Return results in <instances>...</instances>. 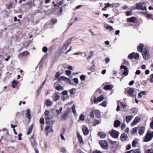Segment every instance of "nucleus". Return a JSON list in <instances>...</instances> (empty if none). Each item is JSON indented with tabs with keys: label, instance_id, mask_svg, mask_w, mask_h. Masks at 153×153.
I'll use <instances>...</instances> for the list:
<instances>
[{
	"label": "nucleus",
	"instance_id": "obj_1",
	"mask_svg": "<svg viewBox=\"0 0 153 153\" xmlns=\"http://www.w3.org/2000/svg\"><path fill=\"white\" fill-rule=\"evenodd\" d=\"M135 90H137L134 88H129L127 90V92L130 97H134L137 95V94L135 91Z\"/></svg>",
	"mask_w": 153,
	"mask_h": 153
},
{
	"label": "nucleus",
	"instance_id": "obj_2",
	"mask_svg": "<svg viewBox=\"0 0 153 153\" xmlns=\"http://www.w3.org/2000/svg\"><path fill=\"white\" fill-rule=\"evenodd\" d=\"M72 41V39L71 38L67 40L63 44L62 47V50L65 51L67 49V48L69 45L71 44Z\"/></svg>",
	"mask_w": 153,
	"mask_h": 153
},
{
	"label": "nucleus",
	"instance_id": "obj_3",
	"mask_svg": "<svg viewBox=\"0 0 153 153\" xmlns=\"http://www.w3.org/2000/svg\"><path fill=\"white\" fill-rule=\"evenodd\" d=\"M135 9L137 10H147L146 6L144 5L143 3H138L136 4L135 7Z\"/></svg>",
	"mask_w": 153,
	"mask_h": 153
},
{
	"label": "nucleus",
	"instance_id": "obj_4",
	"mask_svg": "<svg viewBox=\"0 0 153 153\" xmlns=\"http://www.w3.org/2000/svg\"><path fill=\"white\" fill-rule=\"evenodd\" d=\"M153 137V131L152 133L148 132L145 136L144 141L147 142L150 140Z\"/></svg>",
	"mask_w": 153,
	"mask_h": 153
},
{
	"label": "nucleus",
	"instance_id": "obj_5",
	"mask_svg": "<svg viewBox=\"0 0 153 153\" xmlns=\"http://www.w3.org/2000/svg\"><path fill=\"white\" fill-rule=\"evenodd\" d=\"M70 112L69 109H68L62 116L61 120H65L69 117V114Z\"/></svg>",
	"mask_w": 153,
	"mask_h": 153
},
{
	"label": "nucleus",
	"instance_id": "obj_6",
	"mask_svg": "<svg viewBox=\"0 0 153 153\" xmlns=\"http://www.w3.org/2000/svg\"><path fill=\"white\" fill-rule=\"evenodd\" d=\"M139 54L138 53H135L134 52H133L129 55L128 58L131 59H132L133 58L137 59V58H139Z\"/></svg>",
	"mask_w": 153,
	"mask_h": 153
},
{
	"label": "nucleus",
	"instance_id": "obj_7",
	"mask_svg": "<svg viewBox=\"0 0 153 153\" xmlns=\"http://www.w3.org/2000/svg\"><path fill=\"white\" fill-rule=\"evenodd\" d=\"M93 98V100L94 103L95 104H97L99 102L102 101L104 99V97L103 95H101L100 96L98 97L97 98H96L95 97H94Z\"/></svg>",
	"mask_w": 153,
	"mask_h": 153
},
{
	"label": "nucleus",
	"instance_id": "obj_8",
	"mask_svg": "<svg viewBox=\"0 0 153 153\" xmlns=\"http://www.w3.org/2000/svg\"><path fill=\"white\" fill-rule=\"evenodd\" d=\"M110 135L114 138H117L118 137L119 133L117 131L112 130L110 133Z\"/></svg>",
	"mask_w": 153,
	"mask_h": 153
},
{
	"label": "nucleus",
	"instance_id": "obj_9",
	"mask_svg": "<svg viewBox=\"0 0 153 153\" xmlns=\"http://www.w3.org/2000/svg\"><path fill=\"white\" fill-rule=\"evenodd\" d=\"M143 58L145 59H148L150 56L149 53L148 51L146 50L143 51L142 52Z\"/></svg>",
	"mask_w": 153,
	"mask_h": 153
},
{
	"label": "nucleus",
	"instance_id": "obj_10",
	"mask_svg": "<svg viewBox=\"0 0 153 153\" xmlns=\"http://www.w3.org/2000/svg\"><path fill=\"white\" fill-rule=\"evenodd\" d=\"M100 144L101 147L103 149H107L108 148L107 142L105 140L100 141Z\"/></svg>",
	"mask_w": 153,
	"mask_h": 153
},
{
	"label": "nucleus",
	"instance_id": "obj_11",
	"mask_svg": "<svg viewBox=\"0 0 153 153\" xmlns=\"http://www.w3.org/2000/svg\"><path fill=\"white\" fill-rule=\"evenodd\" d=\"M59 94L58 92H56L53 94L52 96L53 101H56L60 99V96L59 95Z\"/></svg>",
	"mask_w": 153,
	"mask_h": 153
},
{
	"label": "nucleus",
	"instance_id": "obj_12",
	"mask_svg": "<svg viewBox=\"0 0 153 153\" xmlns=\"http://www.w3.org/2000/svg\"><path fill=\"white\" fill-rule=\"evenodd\" d=\"M120 69H124L123 74L125 76H127L128 74V68L125 65H122L120 67Z\"/></svg>",
	"mask_w": 153,
	"mask_h": 153
},
{
	"label": "nucleus",
	"instance_id": "obj_13",
	"mask_svg": "<svg viewBox=\"0 0 153 153\" xmlns=\"http://www.w3.org/2000/svg\"><path fill=\"white\" fill-rule=\"evenodd\" d=\"M28 54V52L27 51H25L18 55V57L20 59H22L23 56H26Z\"/></svg>",
	"mask_w": 153,
	"mask_h": 153
},
{
	"label": "nucleus",
	"instance_id": "obj_14",
	"mask_svg": "<svg viewBox=\"0 0 153 153\" xmlns=\"http://www.w3.org/2000/svg\"><path fill=\"white\" fill-rule=\"evenodd\" d=\"M84 134L85 135H88L89 132V130L88 128L86 126H83L82 128Z\"/></svg>",
	"mask_w": 153,
	"mask_h": 153
},
{
	"label": "nucleus",
	"instance_id": "obj_15",
	"mask_svg": "<svg viewBox=\"0 0 153 153\" xmlns=\"http://www.w3.org/2000/svg\"><path fill=\"white\" fill-rule=\"evenodd\" d=\"M46 79H45L44 80V81L43 82H42L41 87H40V88H39V90H38L37 91V94L38 96H39L40 94V93L41 92V91H42V89L43 88L44 85H45L46 82Z\"/></svg>",
	"mask_w": 153,
	"mask_h": 153
},
{
	"label": "nucleus",
	"instance_id": "obj_16",
	"mask_svg": "<svg viewBox=\"0 0 153 153\" xmlns=\"http://www.w3.org/2000/svg\"><path fill=\"white\" fill-rule=\"evenodd\" d=\"M30 142L32 146L33 147H36V146L37 145V143H36V142L35 139L33 138L32 137L31 138Z\"/></svg>",
	"mask_w": 153,
	"mask_h": 153
},
{
	"label": "nucleus",
	"instance_id": "obj_17",
	"mask_svg": "<svg viewBox=\"0 0 153 153\" xmlns=\"http://www.w3.org/2000/svg\"><path fill=\"white\" fill-rule=\"evenodd\" d=\"M113 87V85H107L104 86V89L106 90H110L112 89Z\"/></svg>",
	"mask_w": 153,
	"mask_h": 153
},
{
	"label": "nucleus",
	"instance_id": "obj_18",
	"mask_svg": "<svg viewBox=\"0 0 153 153\" xmlns=\"http://www.w3.org/2000/svg\"><path fill=\"white\" fill-rule=\"evenodd\" d=\"M128 135L126 134L123 133L121 135L120 139L122 141L126 140L128 138Z\"/></svg>",
	"mask_w": 153,
	"mask_h": 153
},
{
	"label": "nucleus",
	"instance_id": "obj_19",
	"mask_svg": "<svg viewBox=\"0 0 153 153\" xmlns=\"http://www.w3.org/2000/svg\"><path fill=\"white\" fill-rule=\"evenodd\" d=\"M98 135L100 137V138L102 139L105 138L106 136V134L102 132H99Z\"/></svg>",
	"mask_w": 153,
	"mask_h": 153
},
{
	"label": "nucleus",
	"instance_id": "obj_20",
	"mask_svg": "<svg viewBox=\"0 0 153 153\" xmlns=\"http://www.w3.org/2000/svg\"><path fill=\"white\" fill-rule=\"evenodd\" d=\"M121 122L118 120H115L114 122V126L115 127L117 128L120 125Z\"/></svg>",
	"mask_w": 153,
	"mask_h": 153
},
{
	"label": "nucleus",
	"instance_id": "obj_21",
	"mask_svg": "<svg viewBox=\"0 0 153 153\" xmlns=\"http://www.w3.org/2000/svg\"><path fill=\"white\" fill-rule=\"evenodd\" d=\"M77 135L79 142L80 143H82L83 142V141L81 136L79 134V132L77 133Z\"/></svg>",
	"mask_w": 153,
	"mask_h": 153
},
{
	"label": "nucleus",
	"instance_id": "obj_22",
	"mask_svg": "<svg viewBox=\"0 0 153 153\" xmlns=\"http://www.w3.org/2000/svg\"><path fill=\"white\" fill-rule=\"evenodd\" d=\"M144 131L145 128L143 126H141L139 129L138 133L140 135L144 133Z\"/></svg>",
	"mask_w": 153,
	"mask_h": 153
},
{
	"label": "nucleus",
	"instance_id": "obj_23",
	"mask_svg": "<svg viewBox=\"0 0 153 153\" xmlns=\"http://www.w3.org/2000/svg\"><path fill=\"white\" fill-rule=\"evenodd\" d=\"M136 18L134 17H132L131 18H128L127 19V21L130 22H135Z\"/></svg>",
	"mask_w": 153,
	"mask_h": 153
},
{
	"label": "nucleus",
	"instance_id": "obj_24",
	"mask_svg": "<svg viewBox=\"0 0 153 153\" xmlns=\"http://www.w3.org/2000/svg\"><path fill=\"white\" fill-rule=\"evenodd\" d=\"M26 117L29 120V121H30V110L29 109H27L26 110V113L25 114Z\"/></svg>",
	"mask_w": 153,
	"mask_h": 153
},
{
	"label": "nucleus",
	"instance_id": "obj_25",
	"mask_svg": "<svg viewBox=\"0 0 153 153\" xmlns=\"http://www.w3.org/2000/svg\"><path fill=\"white\" fill-rule=\"evenodd\" d=\"M144 46L142 44H140L137 47V50L138 51L142 52L143 48Z\"/></svg>",
	"mask_w": 153,
	"mask_h": 153
},
{
	"label": "nucleus",
	"instance_id": "obj_26",
	"mask_svg": "<svg viewBox=\"0 0 153 153\" xmlns=\"http://www.w3.org/2000/svg\"><path fill=\"white\" fill-rule=\"evenodd\" d=\"M67 80L68 81H69L70 82H71V80L69 79L66 78V77L64 76H60V77L58 79V80L59 81H60V80Z\"/></svg>",
	"mask_w": 153,
	"mask_h": 153
},
{
	"label": "nucleus",
	"instance_id": "obj_27",
	"mask_svg": "<svg viewBox=\"0 0 153 153\" xmlns=\"http://www.w3.org/2000/svg\"><path fill=\"white\" fill-rule=\"evenodd\" d=\"M94 112L96 117L98 118H100V111L96 110Z\"/></svg>",
	"mask_w": 153,
	"mask_h": 153
},
{
	"label": "nucleus",
	"instance_id": "obj_28",
	"mask_svg": "<svg viewBox=\"0 0 153 153\" xmlns=\"http://www.w3.org/2000/svg\"><path fill=\"white\" fill-rule=\"evenodd\" d=\"M133 116L132 115L128 116L126 117V121L127 123L129 122L133 118Z\"/></svg>",
	"mask_w": 153,
	"mask_h": 153
},
{
	"label": "nucleus",
	"instance_id": "obj_29",
	"mask_svg": "<svg viewBox=\"0 0 153 153\" xmlns=\"http://www.w3.org/2000/svg\"><path fill=\"white\" fill-rule=\"evenodd\" d=\"M146 92L145 91H141L139 92L138 95V98H141L142 97V94L146 95Z\"/></svg>",
	"mask_w": 153,
	"mask_h": 153
},
{
	"label": "nucleus",
	"instance_id": "obj_30",
	"mask_svg": "<svg viewBox=\"0 0 153 153\" xmlns=\"http://www.w3.org/2000/svg\"><path fill=\"white\" fill-rule=\"evenodd\" d=\"M33 127V124L31 125L29 127L28 131L27 132V134L28 135H29L31 133Z\"/></svg>",
	"mask_w": 153,
	"mask_h": 153
},
{
	"label": "nucleus",
	"instance_id": "obj_31",
	"mask_svg": "<svg viewBox=\"0 0 153 153\" xmlns=\"http://www.w3.org/2000/svg\"><path fill=\"white\" fill-rule=\"evenodd\" d=\"M17 81L15 80H13L12 82V86L13 88H15L16 87L17 84Z\"/></svg>",
	"mask_w": 153,
	"mask_h": 153
},
{
	"label": "nucleus",
	"instance_id": "obj_32",
	"mask_svg": "<svg viewBox=\"0 0 153 153\" xmlns=\"http://www.w3.org/2000/svg\"><path fill=\"white\" fill-rule=\"evenodd\" d=\"M53 103L49 99H48L46 100L45 102V104L46 105H51V104H52Z\"/></svg>",
	"mask_w": 153,
	"mask_h": 153
},
{
	"label": "nucleus",
	"instance_id": "obj_33",
	"mask_svg": "<svg viewBox=\"0 0 153 153\" xmlns=\"http://www.w3.org/2000/svg\"><path fill=\"white\" fill-rule=\"evenodd\" d=\"M76 91L75 89L74 88H72L69 91V92L72 95V97H73L74 95L75 94V92Z\"/></svg>",
	"mask_w": 153,
	"mask_h": 153
},
{
	"label": "nucleus",
	"instance_id": "obj_34",
	"mask_svg": "<svg viewBox=\"0 0 153 153\" xmlns=\"http://www.w3.org/2000/svg\"><path fill=\"white\" fill-rule=\"evenodd\" d=\"M72 110L73 113L74 115L75 116H77V113L76 112L75 107V106H73L72 107Z\"/></svg>",
	"mask_w": 153,
	"mask_h": 153
},
{
	"label": "nucleus",
	"instance_id": "obj_35",
	"mask_svg": "<svg viewBox=\"0 0 153 153\" xmlns=\"http://www.w3.org/2000/svg\"><path fill=\"white\" fill-rule=\"evenodd\" d=\"M56 89L58 91H62L63 89V88L60 85H58L56 87Z\"/></svg>",
	"mask_w": 153,
	"mask_h": 153
},
{
	"label": "nucleus",
	"instance_id": "obj_36",
	"mask_svg": "<svg viewBox=\"0 0 153 153\" xmlns=\"http://www.w3.org/2000/svg\"><path fill=\"white\" fill-rule=\"evenodd\" d=\"M137 127L134 128L132 129V130L131 131V132L132 133H133V134H134L137 132Z\"/></svg>",
	"mask_w": 153,
	"mask_h": 153
},
{
	"label": "nucleus",
	"instance_id": "obj_37",
	"mask_svg": "<svg viewBox=\"0 0 153 153\" xmlns=\"http://www.w3.org/2000/svg\"><path fill=\"white\" fill-rule=\"evenodd\" d=\"M138 142L136 140H134L132 142V146L133 147H134L136 146V145L137 143Z\"/></svg>",
	"mask_w": 153,
	"mask_h": 153
},
{
	"label": "nucleus",
	"instance_id": "obj_38",
	"mask_svg": "<svg viewBox=\"0 0 153 153\" xmlns=\"http://www.w3.org/2000/svg\"><path fill=\"white\" fill-rule=\"evenodd\" d=\"M132 153H141L140 150L139 149H136L135 150H132Z\"/></svg>",
	"mask_w": 153,
	"mask_h": 153
},
{
	"label": "nucleus",
	"instance_id": "obj_39",
	"mask_svg": "<svg viewBox=\"0 0 153 153\" xmlns=\"http://www.w3.org/2000/svg\"><path fill=\"white\" fill-rule=\"evenodd\" d=\"M131 14L132 12L131 10L127 11L126 13V15L127 16L131 15Z\"/></svg>",
	"mask_w": 153,
	"mask_h": 153
},
{
	"label": "nucleus",
	"instance_id": "obj_40",
	"mask_svg": "<svg viewBox=\"0 0 153 153\" xmlns=\"http://www.w3.org/2000/svg\"><path fill=\"white\" fill-rule=\"evenodd\" d=\"M106 28L108 29H109L110 31H111V30H113V28H112V27L109 25H107Z\"/></svg>",
	"mask_w": 153,
	"mask_h": 153
},
{
	"label": "nucleus",
	"instance_id": "obj_41",
	"mask_svg": "<svg viewBox=\"0 0 153 153\" xmlns=\"http://www.w3.org/2000/svg\"><path fill=\"white\" fill-rule=\"evenodd\" d=\"M85 117L82 114H81L79 117V119L82 121H83L84 120Z\"/></svg>",
	"mask_w": 153,
	"mask_h": 153
},
{
	"label": "nucleus",
	"instance_id": "obj_42",
	"mask_svg": "<svg viewBox=\"0 0 153 153\" xmlns=\"http://www.w3.org/2000/svg\"><path fill=\"white\" fill-rule=\"evenodd\" d=\"M80 78L82 81H84L85 79V75H82L80 76Z\"/></svg>",
	"mask_w": 153,
	"mask_h": 153
},
{
	"label": "nucleus",
	"instance_id": "obj_43",
	"mask_svg": "<svg viewBox=\"0 0 153 153\" xmlns=\"http://www.w3.org/2000/svg\"><path fill=\"white\" fill-rule=\"evenodd\" d=\"M146 153H153V150L151 149H148L146 150Z\"/></svg>",
	"mask_w": 153,
	"mask_h": 153
},
{
	"label": "nucleus",
	"instance_id": "obj_44",
	"mask_svg": "<svg viewBox=\"0 0 153 153\" xmlns=\"http://www.w3.org/2000/svg\"><path fill=\"white\" fill-rule=\"evenodd\" d=\"M88 70H89L92 72H94L95 70V69L94 68V67H92L91 68H89L88 69Z\"/></svg>",
	"mask_w": 153,
	"mask_h": 153
},
{
	"label": "nucleus",
	"instance_id": "obj_45",
	"mask_svg": "<svg viewBox=\"0 0 153 153\" xmlns=\"http://www.w3.org/2000/svg\"><path fill=\"white\" fill-rule=\"evenodd\" d=\"M100 123V122L98 120H95L94 121V126H95L96 125Z\"/></svg>",
	"mask_w": 153,
	"mask_h": 153
},
{
	"label": "nucleus",
	"instance_id": "obj_46",
	"mask_svg": "<svg viewBox=\"0 0 153 153\" xmlns=\"http://www.w3.org/2000/svg\"><path fill=\"white\" fill-rule=\"evenodd\" d=\"M65 72H66V74L67 75H68V76L70 75L71 74V71L69 70L66 71Z\"/></svg>",
	"mask_w": 153,
	"mask_h": 153
},
{
	"label": "nucleus",
	"instance_id": "obj_47",
	"mask_svg": "<svg viewBox=\"0 0 153 153\" xmlns=\"http://www.w3.org/2000/svg\"><path fill=\"white\" fill-rule=\"evenodd\" d=\"M48 51V48L46 47H44L42 48V51L44 52H46Z\"/></svg>",
	"mask_w": 153,
	"mask_h": 153
},
{
	"label": "nucleus",
	"instance_id": "obj_48",
	"mask_svg": "<svg viewBox=\"0 0 153 153\" xmlns=\"http://www.w3.org/2000/svg\"><path fill=\"white\" fill-rule=\"evenodd\" d=\"M117 105H125L124 103L121 102L120 101L117 102Z\"/></svg>",
	"mask_w": 153,
	"mask_h": 153
},
{
	"label": "nucleus",
	"instance_id": "obj_49",
	"mask_svg": "<svg viewBox=\"0 0 153 153\" xmlns=\"http://www.w3.org/2000/svg\"><path fill=\"white\" fill-rule=\"evenodd\" d=\"M44 121H45V120H44V118H41L40 119V122L41 124H44Z\"/></svg>",
	"mask_w": 153,
	"mask_h": 153
},
{
	"label": "nucleus",
	"instance_id": "obj_50",
	"mask_svg": "<svg viewBox=\"0 0 153 153\" xmlns=\"http://www.w3.org/2000/svg\"><path fill=\"white\" fill-rule=\"evenodd\" d=\"M73 81L76 84H78L79 82V81L78 78H74L73 79Z\"/></svg>",
	"mask_w": 153,
	"mask_h": 153
},
{
	"label": "nucleus",
	"instance_id": "obj_51",
	"mask_svg": "<svg viewBox=\"0 0 153 153\" xmlns=\"http://www.w3.org/2000/svg\"><path fill=\"white\" fill-rule=\"evenodd\" d=\"M57 20L56 19H52L51 20V21L52 23L53 24H55Z\"/></svg>",
	"mask_w": 153,
	"mask_h": 153
},
{
	"label": "nucleus",
	"instance_id": "obj_52",
	"mask_svg": "<svg viewBox=\"0 0 153 153\" xmlns=\"http://www.w3.org/2000/svg\"><path fill=\"white\" fill-rule=\"evenodd\" d=\"M126 127V125L125 123H122L121 125V128L122 129H123Z\"/></svg>",
	"mask_w": 153,
	"mask_h": 153
},
{
	"label": "nucleus",
	"instance_id": "obj_53",
	"mask_svg": "<svg viewBox=\"0 0 153 153\" xmlns=\"http://www.w3.org/2000/svg\"><path fill=\"white\" fill-rule=\"evenodd\" d=\"M61 152L63 153H66L67 151L66 149L63 148H62L61 149Z\"/></svg>",
	"mask_w": 153,
	"mask_h": 153
},
{
	"label": "nucleus",
	"instance_id": "obj_54",
	"mask_svg": "<svg viewBox=\"0 0 153 153\" xmlns=\"http://www.w3.org/2000/svg\"><path fill=\"white\" fill-rule=\"evenodd\" d=\"M131 145L130 144H129L126 147V150H128L131 149Z\"/></svg>",
	"mask_w": 153,
	"mask_h": 153
},
{
	"label": "nucleus",
	"instance_id": "obj_55",
	"mask_svg": "<svg viewBox=\"0 0 153 153\" xmlns=\"http://www.w3.org/2000/svg\"><path fill=\"white\" fill-rule=\"evenodd\" d=\"M50 112L49 111L46 110L45 111V114L46 116H47L49 114Z\"/></svg>",
	"mask_w": 153,
	"mask_h": 153
},
{
	"label": "nucleus",
	"instance_id": "obj_56",
	"mask_svg": "<svg viewBox=\"0 0 153 153\" xmlns=\"http://www.w3.org/2000/svg\"><path fill=\"white\" fill-rule=\"evenodd\" d=\"M60 76V74L59 72H57L56 73V75H55V77L56 78H59V76Z\"/></svg>",
	"mask_w": 153,
	"mask_h": 153
},
{
	"label": "nucleus",
	"instance_id": "obj_57",
	"mask_svg": "<svg viewBox=\"0 0 153 153\" xmlns=\"http://www.w3.org/2000/svg\"><path fill=\"white\" fill-rule=\"evenodd\" d=\"M90 116L92 118H93L94 117V115L93 111H92L90 113Z\"/></svg>",
	"mask_w": 153,
	"mask_h": 153
},
{
	"label": "nucleus",
	"instance_id": "obj_58",
	"mask_svg": "<svg viewBox=\"0 0 153 153\" xmlns=\"http://www.w3.org/2000/svg\"><path fill=\"white\" fill-rule=\"evenodd\" d=\"M141 73V71L139 70H137L135 72V74L136 75H139Z\"/></svg>",
	"mask_w": 153,
	"mask_h": 153
},
{
	"label": "nucleus",
	"instance_id": "obj_59",
	"mask_svg": "<svg viewBox=\"0 0 153 153\" xmlns=\"http://www.w3.org/2000/svg\"><path fill=\"white\" fill-rule=\"evenodd\" d=\"M109 142H110V143L111 144H112V145H114L116 144V143L117 142L114 141H112L111 140Z\"/></svg>",
	"mask_w": 153,
	"mask_h": 153
},
{
	"label": "nucleus",
	"instance_id": "obj_60",
	"mask_svg": "<svg viewBox=\"0 0 153 153\" xmlns=\"http://www.w3.org/2000/svg\"><path fill=\"white\" fill-rule=\"evenodd\" d=\"M137 123L136 121H134V120L131 123V126H133L135 125Z\"/></svg>",
	"mask_w": 153,
	"mask_h": 153
},
{
	"label": "nucleus",
	"instance_id": "obj_61",
	"mask_svg": "<svg viewBox=\"0 0 153 153\" xmlns=\"http://www.w3.org/2000/svg\"><path fill=\"white\" fill-rule=\"evenodd\" d=\"M107 104V103L106 101H104L100 105V104L99 105H106Z\"/></svg>",
	"mask_w": 153,
	"mask_h": 153
},
{
	"label": "nucleus",
	"instance_id": "obj_62",
	"mask_svg": "<svg viewBox=\"0 0 153 153\" xmlns=\"http://www.w3.org/2000/svg\"><path fill=\"white\" fill-rule=\"evenodd\" d=\"M114 7H117L119 6L120 5L119 3H114Z\"/></svg>",
	"mask_w": 153,
	"mask_h": 153
},
{
	"label": "nucleus",
	"instance_id": "obj_63",
	"mask_svg": "<svg viewBox=\"0 0 153 153\" xmlns=\"http://www.w3.org/2000/svg\"><path fill=\"white\" fill-rule=\"evenodd\" d=\"M62 94L64 95H66L68 94V91L66 90L62 92Z\"/></svg>",
	"mask_w": 153,
	"mask_h": 153
},
{
	"label": "nucleus",
	"instance_id": "obj_64",
	"mask_svg": "<svg viewBox=\"0 0 153 153\" xmlns=\"http://www.w3.org/2000/svg\"><path fill=\"white\" fill-rule=\"evenodd\" d=\"M150 126L153 129V120L150 123Z\"/></svg>",
	"mask_w": 153,
	"mask_h": 153
}]
</instances>
